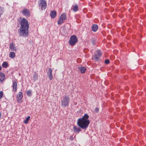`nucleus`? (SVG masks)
Listing matches in <instances>:
<instances>
[{
    "mask_svg": "<svg viewBox=\"0 0 146 146\" xmlns=\"http://www.w3.org/2000/svg\"><path fill=\"white\" fill-rule=\"evenodd\" d=\"M20 24L21 26L18 30L19 35L22 36H28L29 26L28 21L23 18L21 20Z\"/></svg>",
    "mask_w": 146,
    "mask_h": 146,
    "instance_id": "obj_1",
    "label": "nucleus"
},
{
    "mask_svg": "<svg viewBox=\"0 0 146 146\" xmlns=\"http://www.w3.org/2000/svg\"><path fill=\"white\" fill-rule=\"evenodd\" d=\"M89 118L88 114H85L82 118L78 119L77 122V125L83 129H86L88 127L90 123Z\"/></svg>",
    "mask_w": 146,
    "mask_h": 146,
    "instance_id": "obj_2",
    "label": "nucleus"
},
{
    "mask_svg": "<svg viewBox=\"0 0 146 146\" xmlns=\"http://www.w3.org/2000/svg\"><path fill=\"white\" fill-rule=\"evenodd\" d=\"M69 101V96H64L62 100H61V106L65 107L68 106Z\"/></svg>",
    "mask_w": 146,
    "mask_h": 146,
    "instance_id": "obj_3",
    "label": "nucleus"
},
{
    "mask_svg": "<svg viewBox=\"0 0 146 146\" xmlns=\"http://www.w3.org/2000/svg\"><path fill=\"white\" fill-rule=\"evenodd\" d=\"M78 39L76 36L74 35L71 36L69 40L70 44L71 46H74L77 42Z\"/></svg>",
    "mask_w": 146,
    "mask_h": 146,
    "instance_id": "obj_4",
    "label": "nucleus"
},
{
    "mask_svg": "<svg viewBox=\"0 0 146 146\" xmlns=\"http://www.w3.org/2000/svg\"><path fill=\"white\" fill-rule=\"evenodd\" d=\"M38 5L41 10H44L47 6L45 0H40L38 1Z\"/></svg>",
    "mask_w": 146,
    "mask_h": 146,
    "instance_id": "obj_5",
    "label": "nucleus"
},
{
    "mask_svg": "<svg viewBox=\"0 0 146 146\" xmlns=\"http://www.w3.org/2000/svg\"><path fill=\"white\" fill-rule=\"evenodd\" d=\"M66 19V15L65 14H62L59 17V19L58 21V25H61L64 22V21Z\"/></svg>",
    "mask_w": 146,
    "mask_h": 146,
    "instance_id": "obj_6",
    "label": "nucleus"
},
{
    "mask_svg": "<svg viewBox=\"0 0 146 146\" xmlns=\"http://www.w3.org/2000/svg\"><path fill=\"white\" fill-rule=\"evenodd\" d=\"M96 52L97 54H95L92 57V59L95 61L99 60L102 54L101 52L99 50H97Z\"/></svg>",
    "mask_w": 146,
    "mask_h": 146,
    "instance_id": "obj_7",
    "label": "nucleus"
},
{
    "mask_svg": "<svg viewBox=\"0 0 146 146\" xmlns=\"http://www.w3.org/2000/svg\"><path fill=\"white\" fill-rule=\"evenodd\" d=\"M21 13L25 17H29L30 15V11L26 9L22 10L21 11Z\"/></svg>",
    "mask_w": 146,
    "mask_h": 146,
    "instance_id": "obj_8",
    "label": "nucleus"
},
{
    "mask_svg": "<svg viewBox=\"0 0 146 146\" xmlns=\"http://www.w3.org/2000/svg\"><path fill=\"white\" fill-rule=\"evenodd\" d=\"M23 94L21 92H19L17 95V101L18 103H21V100L23 98Z\"/></svg>",
    "mask_w": 146,
    "mask_h": 146,
    "instance_id": "obj_9",
    "label": "nucleus"
},
{
    "mask_svg": "<svg viewBox=\"0 0 146 146\" xmlns=\"http://www.w3.org/2000/svg\"><path fill=\"white\" fill-rule=\"evenodd\" d=\"M52 72V71L51 69L50 68H49L47 72V74H48L49 78L50 80H52L53 78Z\"/></svg>",
    "mask_w": 146,
    "mask_h": 146,
    "instance_id": "obj_10",
    "label": "nucleus"
},
{
    "mask_svg": "<svg viewBox=\"0 0 146 146\" xmlns=\"http://www.w3.org/2000/svg\"><path fill=\"white\" fill-rule=\"evenodd\" d=\"M15 45L14 43H12L10 44L9 48L11 50L16 51L17 49L15 46Z\"/></svg>",
    "mask_w": 146,
    "mask_h": 146,
    "instance_id": "obj_11",
    "label": "nucleus"
},
{
    "mask_svg": "<svg viewBox=\"0 0 146 146\" xmlns=\"http://www.w3.org/2000/svg\"><path fill=\"white\" fill-rule=\"evenodd\" d=\"M50 15L51 18H54L56 15V12L55 11H51L50 13Z\"/></svg>",
    "mask_w": 146,
    "mask_h": 146,
    "instance_id": "obj_12",
    "label": "nucleus"
},
{
    "mask_svg": "<svg viewBox=\"0 0 146 146\" xmlns=\"http://www.w3.org/2000/svg\"><path fill=\"white\" fill-rule=\"evenodd\" d=\"M73 130L74 132L77 133H78L79 131H81V130L80 128L77 127L76 126H74Z\"/></svg>",
    "mask_w": 146,
    "mask_h": 146,
    "instance_id": "obj_13",
    "label": "nucleus"
},
{
    "mask_svg": "<svg viewBox=\"0 0 146 146\" xmlns=\"http://www.w3.org/2000/svg\"><path fill=\"white\" fill-rule=\"evenodd\" d=\"M5 75L2 72L0 73V81L2 82L5 79Z\"/></svg>",
    "mask_w": 146,
    "mask_h": 146,
    "instance_id": "obj_14",
    "label": "nucleus"
},
{
    "mask_svg": "<svg viewBox=\"0 0 146 146\" xmlns=\"http://www.w3.org/2000/svg\"><path fill=\"white\" fill-rule=\"evenodd\" d=\"M17 84L16 82L14 81L13 83V90L14 92H15L17 90Z\"/></svg>",
    "mask_w": 146,
    "mask_h": 146,
    "instance_id": "obj_15",
    "label": "nucleus"
},
{
    "mask_svg": "<svg viewBox=\"0 0 146 146\" xmlns=\"http://www.w3.org/2000/svg\"><path fill=\"white\" fill-rule=\"evenodd\" d=\"M98 28V25L96 24H94L92 26V31L95 32L97 31Z\"/></svg>",
    "mask_w": 146,
    "mask_h": 146,
    "instance_id": "obj_16",
    "label": "nucleus"
},
{
    "mask_svg": "<svg viewBox=\"0 0 146 146\" xmlns=\"http://www.w3.org/2000/svg\"><path fill=\"white\" fill-rule=\"evenodd\" d=\"M78 69L81 73H84L85 72L86 68L83 67H80L78 68Z\"/></svg>",
    "mask_w": 146,
    "mask_h": 146,
    "instance_id": "obj_17",
    "label": "nucleus"
},
{
    "mask_svg": "<svg viewBox=\"0 0 146 146\" xmlns=\"http://www.w3.org/2000/svg\"><path fill=\"white\" fill-rule=\"evenodd\" d=\"M72 8L74 11L76 12L78 10V7L77 5H76L72 6Z\"/></svg>",
    "mask_w": 146,
    "mask_h": 146,
    "instance_id": "obj_18",
    "label": "nucleus"
},
{
    "mask_svg": "<svg viewBox=\"0 0 146 146\" xmlns=\"http://www.w3.org/2000/svg\"><path fill=\"white\" fill-rule=\"evenodd\" d=\"M33 80L34 82L36 81L38 79V74L35 72L33 75Z\"/></svg>",
    "mask_w": 146,
    "mask_h": 146,
    "instance_id": "obj_19",
    "label": "nucleus"
},
{
    "mask_svg": "<svg viewBox=\"0 0 146 146\" xmlns=\"http://www.w3.org/2000/svg\"><path fill=\"white\" fill-rule=\"evenodd\" d=\"M15 56V54L14 52H10L9 54V57L11 58H14Z\"/></svg>",
    "mask_w": 146,
    "mask_h": 146,
    "instance_id": "obj_20",
    "label": "nucleus"
},
{
    "mask_svg": "<svg viewBox=\"0 0 146 146\" xmlns=\"http://www.w3.org/2000/svg\"><path fill=\"white\" fill-rule=\"evenodd\" d=\"M2 66L5 68H6L8 66V63L7 62H4L2 64Z\"/></svg>",
    "mask_w": 146,
    "mask_h": 146,
    "instance_id": "obj_21",
    "label": "nucleus"
},
{
    "mask_svg": "<svg viewBox=\"0 0 146 146\" xmlns=\"http://www.w3.org/2000/svg\"><path fill=\"white\" fill-rule=\"evenodd\" d=\"M30 117L29 116H28L24 120V122L25 124H27L28 123L29 120L30 119Z\"/></svg>",
    "mask_w": 146,
    "mask_h": 146,
    "instance_id": "obj_22",
    "label": "nucleus"
},
{
    "mask_svg": "<svg viewBox=\"0 0 146 146\" xmlns=\"http://www.w3.org/2000/svg\"><path fill=\"white\" fill-rule=\"evenodd\" d=\"M27 94L28 96H31L32 95V91L31 90H28L27 91Z\"/></svg>",
    "mask_w": 146,
    "mask_h": 146,
    "instance_id": "obj_23",
    "label": "nucleus"
},
{
    "mask_svg": "<svg viewBox=\"0 0 146 146\" xmlns=\"http://www.w3.org/2000/svg\"><path fill=\"white\" fill-rule=\"evenodd\" d=\"M3 8L2 7H0V17L2 14L3 13Z\"/></svg>",
    "mask_w": 146,
    "mask_h": 146,
    "instance_id": "obj_24",
    "label": "nucleus"
},
{
    "mask_svg": "<svg viewBox=\"0 0 146 146\" xmlns=\"http://www.w3.org/2000/svg\"><path fill=\"white\" fill-rule=\"evenodd\" d=\"M3 95V91H1L0 92V99L2 98Z\"/></svg>",
    "mask_w": 146,
    "mask_h": 146,
    "instance_id": "obj_25",
    "label": "nucleus"
},
{
    "mask_svg": "<svg viewBox=\"0 0 146 146\" xmlns=\"http://www.w3.org/2000/svg\"><path fill=\"white\" fill-rule=\"evenodd\" d=\"M105 64H108L110 63V61L108 59L106 60H105Z\"/></svg>",
    "mask_w": 146,
    "mask_h": 146,
    "instance_id": "obj_26",
    "label": "nucleus"
},
{
    "mask_svg": "<svg viewBox=\"0 0 146 146\" xmlns=\"http://www.w3.org/2000/svg\"><path fill=\"white\" fill-rule=\"evenodd\" d=\"M99 111V109L98 108H96L95 109V111L97 112H98Z\"/></svg>",
    "mask_w": 146,
    "mask_h": 146,
    "instance_id": "obj_27",
    "label": "nucleus"
},
{
    "mask_svg": "<svg viewBox=\"0 0 146 146\" xmlns=\"http://www.w3.org/2000/svg\"><path fill=\"white\" fill-rule=\"evenodd\" d=\"M2 116V113L1 112H0V118Z\"/></svg>",
    "mask_w": 146,
    "mask_h": 146,
    "instance_id": "obj_28",
    "label": "nucleus"
},
{
    "mask_svg": "<svg viewBox=\"0 0 146 146\" xmlns=\"http://www.w3.org/2000/svg\"><path fill=\"white\" fill-rule=\"evenodd\" d=\"M2 69L1 67L0 66V71Z\"/></svg>",
    "mask_w": 146,
    "mask_h": 146,
    "instance_id": "obj_29",
    "label": "nucleus"
}]
</instances>
